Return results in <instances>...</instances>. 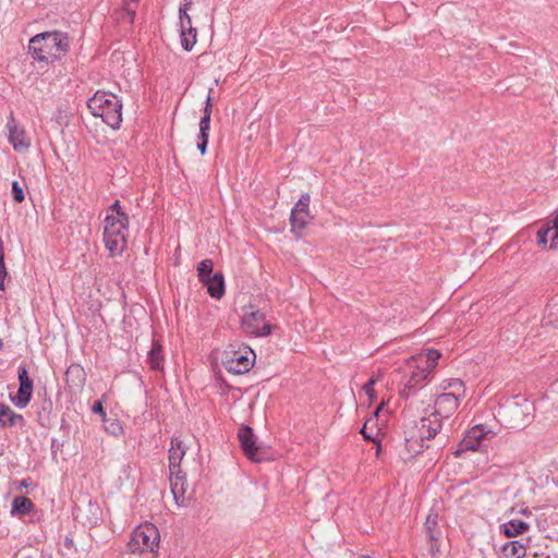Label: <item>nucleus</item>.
Here are the masks:
<instances>
[{"label": "nucleus", "mask_w": 558, "mask_h": 558, "mask_svg": "<svg viewBox=\"0 0 558 558\" xmlns=\"http://www.w3.org/2000/svg\"><path fill=\"white\" fill-rule=\"evenodd\" d=\"M70 38L66 33L59 31L45 32L29 39L28 52L38 62L53 63L66 54Z\"/></svg>", "instance_id": "1"}, {"label": "nucleus", "mask_w": 558, "mask_h": 558, "mask_svg": "<svg viewBox=\"0 0 558 558\" xmlns=\"http://www.w3.org/2000/svg\"><path fill=\"white\" fill-rule=\"evenodd\" d=\"M92 114L100 117L111 129L118 130L122 122V100L116 95L97 92L87 101Z\"/></svg>", "instance_id": "2"}, {"label": "nucleus", "mask_w": 558, "mask_h": 558, "mask_svg": "<svg viewBox=\"0 0 558 558\" xmlns=\"http://www.w3.org/2000/svg\"><path fill=\"white\" fill-rule=\"evenodd\" d=\"M442 422L433 413L422 417L415 425L409 430V435L405 437V442L409 451L418 454L428 448L429 445L426 441L436 437L440 433Z\"/></svg>", "instance_id": "3"}, {"label": "nucleus", "mask_w": 558, "mask_h": 558, "mask_svg": "<svg viewBox=\"0 0 558 558\" xmlns=\"http://www.w3.org/2000/svg\"><path fill=\"white\" fill-rule=\"evenodd\" d=\"M119 216L113 218V214H108L105 219L104 242L111 256L122 254L126 246L129 216Z\"/></svg>", "instance_id": "4"}, {"label": "nucleus", "mask_w": 558, "mask_h": 558, "mask_svg": "<svg viewBox=\"0 0 558 558\" xmlns=\"http://www.w3.org/2000/svg\"><path fill=\"white\" fill-rule=\"evenodd\" d=\"M160 535L158 529L151 523L138 525L131 534L126 544L131 554L143 551L156 553L159 546Z\"/></svg>", "instance_id": "5"}, {"label": "nucleus", "mask_w": 558, "mask_h": 558, "mask_svg": "<svg viewBox=\"0 0 558 558\" xmlns=\"http://www.w3.org/2000/svg\"><path fill=\"white\" fill-rule=\"evenodd\" d=\"M440 356L441 353L438 350L428 349L426 352H422L413 357L409 367H415L416 371H411L412 377L408 384H411V381H414L413 384H418L420 381L428 380L429 375L435 368Z\"/></svg>", "instance_id": "6"}, {"label": "nucleus", "mask_w": 558, "mask_h": 558, "mask_svg": "<svg viewBox=\"0 0 558 558\" xmlns=\"http://www.w3.org/2000/svg\"><path fill=\"white\" fill-rule=\"evenodd\" d=\"M238 439L243 454L252 462L267 460V449L257 444V437L248 425H241L238 430Z\"/></svg>", "instance_id": "7"}, {"label": "nucleus", "mask_w": 558, "mask_h": 558, "mask_svg": "<svg viewBox=\"0 0 558 558\" xmlns=\"http://www.w3.org/2000/svg\"><path fill=\"white\" fill-rule=\"evenodd\" d=\"M254 361V351L248 347H244L239 350L226 351L222 363L228 373L244 374L251 369Z\"/></svg>", "instance_id": "8"}, {"label": "nucleus", "mask_w": 558, "mask_h": 558, "mask_svg": "<svg viewBox=\"0 0 558 558\" xmlns=\"http://www.w3.org/2000/svg\"><path fill=\"white\" fill-rule=\"evenodd\" d=\"M265 314L260 311H251L242 318L244 328L257 337H265L270 333L271 327L265 322Z\"/></svg>", "instance_id": "9"}, {"label": "nucleus", "mask_w": 558, "mask_h": 558, "mask_svg": "<svg viewBox=\"0 0 558 558\" xmlns=\"http://www.w3.org/2000/svg\"><path fill=\"white\" fill-rule=\"evenodd\" d=\"M459 407V395L454 392H442L435 400V410L433 415L440 420L451 416Z\"/></svg>", "instance_id": "10"}, {"label": "nucleus", "mask_w": 558, "mask_h": 558, "mask_svg": "<svg viewBox=\"0 0 558 558\" xmlns=\"http://www.w3.org/2000/svg\"><path fill=\"white\" fill-rule=\"evenodd\" d=\"M7 129L9 132V142L13 146L14 150L22 151L31 146V142L27 138L24 129L17 125L13 117V113H11L9 117V120L7 122Z\"/></svg>", "instance_id": "11"}, {"label": "nucleus", "mask_w": 558, "mask_h": 558, "mask_svg": "<svg viewBox=\"0 0 558 558\" xmlns=\"http://www.w3.org/2000/svg\"><path fill=\"white\" fill-rule=\"evenodd\" d=\"M186 453V447L178 437H172L169 448V471L171 474L181 473V462Z\"/></svg>", "instance_id": "12"}, {"label": "nucleus", "mask_w": 558, "mask_h": 558, "mask_svg": "<svg viewBox=\"0 0 558 558\" xmlns=\"http://www.w3.org/2000/svg\"><path fill=\"white\" fill-rule=\"evenodd\" d=\"M550 236V250L558 248V211L555 217L548 222L547 227H542L537 231V244L546 245Z\"/></svg>", "instance_id": "13"}, {"label": "nucleus", "mask_w": 558, "mask_h": 558, "mask_svg": "<svg viewBox=\"0 0 558 558\" xmlns=\"http://www.w3.org/2000/svg\"><path fill=\"white\" fill-rule=\"evenodd\" d=\"M486 434L487 432L483 425H475L466 432L460 446L464 450H476L481 446Z\"/></svg>", "instance_id": "14"}, {"label": "nucleus", "mask_w": 558, "mask_h": 558, "mask_svg": "<svg viewBox=\"0 0 558 558\" xmlns=\"http://www.w3.org/2000/svg\"><path fill=\"white\" fill-rule=\"evenodd\" d=\"M25 418L15 413L8 404L0 402V428L24 426Z\"/></svg>", "instance_id": "15"}, {"label": "nucleus", "mask_w": 558, "mask_h": 558, "mask_svg": "<svg viewBox=\"0 0 558 558\" xmlns=\"http://www.w3.org/2000/svg\"><path fill=\"white\" fill-rule=\"evenodd\" d=\"M313 219L310 210L292 209L290 215L291 231L300 236V232L305 229Z\"/></svg>", "instance_id": "16"}, {"label": "nucleus", "mask_w": 558, "mask_h": 558, "mask_svg": "<svg viewBox=\"0 0 558 558\" xmlns=\"http://www.w3.org/2000/svg\"><path fill=\"white\" fill-rule=\"evenodd\" d=\"M207 287L208 293L214 299H220L225 294V279L221 272L214 274L210 278L203 281Z\"/></svg>", "instance_id": "17"}, {"label": "nucleus", "mask_w": 558, "mask_h": 558, "mask_svg": "<svg viewBox=\"0 0 558 558\" xmlns=\"http://www.w3.org/2000/svg\"><path fill=\"white\" fill-rule=\"evenodd\" d=\"M163 351L162 345L158 340H153L151 348L147 353V362L150 367L155 371H161L163 368Z\"/></svg>", "instance_id": "18"}, {"label": "nucleus", "mask_w": 558, "mask_h": 558, "mask_svg": "<svg viewBox=\"0 0 558 558\" xmlns=\"http://www.w3.org/2000/svg\"><path fill=\"white\" fill-rule=\"evenodd\" d=\"M530 529V525L522 520H510L507 523H504L500 525V532L506 537H515L519 536L525 532H527Z\"/></svg>", "instance_id": "19"}, {"label": "nucleus", "mask_w": 558, "mask_h": 558, "mask_svg": "<svg viewBox=\"0 0 558 558\" xmlns=\"http://www.w3.org/2000/svg\"><path fill=\"white\" fill-rule=\"evenodd\" d=\"M34 386H19L15 395L10 393V401L19 409H24L31 402Z\"/></svg>", "instance_id": "20"}, {"label": "nucleus", "mask_w": 558, "mask_h": 558, "mask_svg": "<svg viewBox=\"0 0 558 558\" xmlns=\"http://www.w3.org/2000/svg\"><path fill=\"white\" fill-rule=\"evenodd\" d=\"M186 484V476L182 471L181 473L178 474L170 473L171 492L177 501H179L180 498L184 497Z\"/></svg>", "instance_id": "21"}, {"label": "nucleus", "mask_w": 558, "mask_h": 558, "mask_svg": "<svg viewBox=\"0 0 558 558\" xmlns=\"http://www.w3.org/2000/svg\"><path fill=\"white\" fill-rule=\"evenodd\" d=\"M64 376L65 384H84L86 380V372L80 364L70 365Z\"/></svg>", "instance_id": "22"}, {"label": "nucleus", "mask_w": 558, "mask_h": 558, "mask_svg": "<svg viewBox=\"0 0 558 558\" xmlns=\"http://www.w3.org/2000/svg\"><path fill=\"white\" fill-rule=\"evenodd\" d=\"M34 508L33 501L25 496H16L12 501L11 513L14 514H28Z\"/></svg>", "instance_id": "23"}, {"label": "nucleus", "mask_w": 558, "mask_h": 558, "mask_svg": "<svg viewBox=\"0 0 558 558\" xmlns=\"http://www.w3.org/2000/svg\"><path fill=\"white\" fill-rule=\"evenodd\" d=\"M192 1L184 0V2L180 5L179 9V20L181 25V31H187L189 33L192 32V29H195L192 26V19L189 14V11L192 9Z\"/></svg>", "instance_id": "24"}, {"label": "nucleus", "mask_w": 558, "mask_h": 558, "mask_svg": "<svg viewBox=\"0 0 558 558\" xmlns=\"http://www.w3.org/2000/svg\"><path fill=\"white\" fill-rule=\"evenodd\" d=\"M502 553L506 558H523L525 547L519 541H510L502 546Z\"/></svg>", "instance_id": "25"}, {"label": "nucleus", "mask_w": 558, "mask_h": 558, "mask_svg": "<svg viewBox=\"0 0 558 558\" xmlns=\"http://www.w3.org/2000/svg\"><path fill=\"white\" fill-rule=\"evenodd\" d=\"M425 533L427 536V539H434L435 535L439 536L440 532L438 530V514L437 513H430L427 515L426 521L424 523Z\"/></svg>", "instance_id": "26"}, {"label": "nucleus", "mask_w": 558, "mask_h": 558, "mask_svg": "<svg viewBox=\"0 0 558 558\" xmlns=\"http://www.w3.org/2000/svg\"><path fill=\"white\" fill-rule=\"evenodd\" d=\"M137 2L138 0H124L120 19L132 24L136 15Z\"/></svg>", "instance_id": "27"}, {"label": "nucleus", "mask_w": 558, "mask_h": 558, "mask_svg": "<svg viewBox=\"0 0 558 558\" xmlns=\"http://www.w3.org/2000/svg\"><path fill=\"white\" fill-rule=\"evenodd\" d=\"M213 267H214V263L211 259H208V258L203 259L197 265V275H198L201 282H203L207 278H210L213 276Z\"/></svg>", "instance_id": "28"}, {"label": "nucleus", "mask_w": 558, "mask_h": 558, "mask_svg": "<svg viewBox=\"0 0 558 558\" xmlns=\"http://www.w3.org/2000/svg\"><path fill=\"white\" fill-rule=\"evenodd\" d=\"M196 29H192L191 33L187 31H181L180 37H181V46L185 51H191L196 44Z\"/></svg>", "instance_id": "29"}, {"label": "nucleus", "mask_w": 558, "mask_h": 558, "mask_svg": "<svg viewBox=\"0 0 558 558\" xmlns=\"http://www.w3.org/2000/svg\"><path fill=\"white\" fill-rule=\"evenodd\" d=\"M25 186L26 185L24 183H20L19 181L12 182V197L15 203L20 204L25 201Z\"/></svg>", "instance_id": "30"}, {"label": "nucleus", "mask_w": 558, "mask_h": 558, "mask_svg": "<svg viewBox=\"0 0 558 558\" xmlns=\"http://www.w3.org/2000/svg\"><path fill=\"white\" fill-rule=\"evenodd\" d=\"M310 201H311L310 194L304 193L301 195L299 202L294 205V207L292 209L310 210V208H308Z\"/></svg>", "instance_id": "31"}, {"label": "nucleus", "mask_w": 558, "mask_h": 558, "mask_svg": "<svg viewBox=\"0 0 558 558\" xmlns=\"http://www.w3.org/2000/svg\"><path fill=\"white\" fill-rule=\"evenodd\" d=\"M17 378H19V384H33V381L29 379L28 372H27L26 367H24V366L19 367Z\"/></svg>", "instance_id": "32"}, {"label": "nucleus", "mask_w": 558, "mask_h": 558, "mask_svg": "<svg viewBox=\"0 0 558 558\" xmlns=\"http://www.w3.org/2000/svg\"><path fill=\"white\" fill-rule=\"evenodd\" d=\"M438 537L439 536L435 535V541L428 539V543H429L428 553L430 554L432 557H436L437 554H439V551H440L439 544H438Z\"/></svg>", "instance_id": "33"}, {"label": "nucleus", "mask_w": 558, "mask_h": 558, "mask_svg": "<svg viewBox=\"0 0 558 558\" xmlns=\"http://www.w3.org/2000/svg\"><path fill=\"white\" fill-rule=\"evenodd\" d=\"M108 210L110 214H113V218L120 217L119 214H125L121 208L120 201L118 199L111 204Z\"/></svg>", "instance_id": "34"}, {"label": "nucleus", "mask_w": 558, "mask_h": 558, "mask_svg": "<svg viewBox=\"0 0 558 558\" xmlns=\"http://www.w3.org/2000/svg\"><path fill=\"white\" fill-rule=\"evenodd\" d=\"M210 128V119L207 117H202L199 121V131L209 132Z\"/></svg>", "instance_id": "35"}, {"label": "nucleus", "mask_w": 558, "mask_h": 558, "mask_svg": "<svg viewBox=\"0 0 558 558\" xmlns=\"http://www.w3.org/2000/svg\"><path fill=\"white\" fill-rule=\"evenodd\" d=\"M92 410H93L94 413H97V414H100V415H105V411H104V407H102L101 400L95 401V403L93 404Z\"/></svg>", "instance_id": "36"}, {"label": "nucleus", "mask_w": 558, "mask_h": 558, "mask_svg": "<svg viewBox=\"0 0 558 558\" xmlns=\"http://www.w3.org/2000/svg\"><path fill=\"white\" fill-rule=\"evenodd\" d=\"M8 276L5 263H4V256H0V278H5Z\"/></svg>", "instance_id": "37"}, {"label": "nucleus", "mask_w": 558, "mask_h": 558, "mask_svg": "<svg viewBox=\"0 0 558 558\" xmlns=\"http://www.w3.org/2000/svg\"><path fill=\"white\" fill-rule=\"evenodd\" d=\"M413 386H404V388L399 391L400 397L407 400L410 397V389Z\"/></svg>", "instance_id": "38"}, {"label": "nucleus", "mask_w": 558, "mask_h": 558, "mask_svg": "<svg viewBox=\"0 0 558 558\" xmlns=\"http://www.w3.org/2000/svg\"><path fill=\"white\" fill-rule=\"evenodd\" d=\"M363 388L365 390V393L369 397V399H374L375 398L374 386L366 385V386H363Z\"/></svg>", "instance_id": "39"}, {"label": "nucleus", "mask_w": 558, "mask_h": 558, "mask_svg": "<svg viewBox=\"0 0 558 558\" xmlns=\"http://www.w3.org/2000/svg\"><path fill=\"white\" fill-rule=\"evenodd\" d=\"M208 142H197V148L202 155H205Z\"/></svg>", "instance_id": "40"}, {"label": "nucleus", "mask_w": 558, "mask_h": 558, "mask_svg": "<svg viewBox=\"0 0 558 558\" xmlns=\"http://www.w3.org/2000/svg\"><path fill=\"white\" fill-rule=\"evenodd\" d=\"M208 132L199 131L198 133V142H208Z\"/></svg>", "instance_id": "41"}, {"label": "nucleus", "mask_w": 558, "mask_h": 558, "mask_svg": "<svg viewBox=\"0 0 558 558\" xmlns=\"http://www.w3.org/2000/svg\"><path fill=\"white\" fill-rule=\"evenodd\" d=\"M211 109H213V107L205 106L204 110H203V117H207L208 119H210V117H211Z\"/></svg>", "instance_id": "42"}, {"label": "nucleus", "mask_w": 558, "mask_h": 558, "mask_svg": "<svg viewBox=\"0 0 558 558\" xmlns=\"http://www.w3.org/2000/svg\"><path fill=\"white\" fill-rule=\"evenodd\" d=\"M366 425H364V427L361 429V434L364 436V438L366 440H374L373 437L371 435H368V433H366Z\"/></svg>", "instance_id": "43"}, {"label": "nucleus", "mask_w": 558, "mask_h": 558, "mask_svg": "<svg viewBox=\"0 0 558 558\" xmlns=\"http://www.w3.org/2000/svg\"><path fill=\"white\" fill-rule=\"evenodd\" d=\"M211 90L213 89L209 90V95L207 96L206 101H205V106H207V107H213V99L210 97Z\"/></svg>", "instance_id": "44"}, {"label": "nucleus", "mask_w": 558, "mask_h": 558, "mask_svg": "<svg viewBox=\"0 0 558 558\" xmlns=\"http://www.w3.org/2000/svg\"><path fill=\"white\" fill-rule=\"evenodd\" d=\"M112 434H116L117 430H121V426L119 424H111Z\"/></svg>", "instance_id": "45"}, {"label": "nucleus", "mask_w": 558, "mask_h": 558, "mask_svg": "<svg viewBox=\"0 0 558 558\" xmlns=\"http://www.w3.org/2000/svg\"><path fill=\"white\" fill-rule=\"evenodd\" d=\"M377 380H380L379 378H374L373 376L369 377L364 384H369V385H373V384H376Z\"/></svg>", "instance_id": "46"}, {"label": "nucleus", "mask_w": 558, "mask_h": 558, "mask_svg": "<svg viewBox=\"0 0 558 558\" xmlns=\"http://www.w3.org/2000/svg\"><path fill=\"white\" fill-rule=\"evenodd\" d=\"M447 384H459V385H462L463 381L461 379H450Z\"/></svg>", "instance_id": "47"}, {"label": "nucleus", "mask_w": 558, "mask_h": 558, "mask_svg": "<svg viewBox=\"0 0 558 558\" xmlns=\"http://www.w3.org/2000/svg\"><path fill=\"white\" fill-rule=\"evenodd\" d=\"M385 405V402L381 401V403L377 407V409L375 410V415H378L379 411L384 408Z\"/></svg>", "instance_id": "48"}, {"label": "nucleus", "mask_w": 558, "mask_h": 558, "mask_svg": "<svg viewBox=\"0 0 558 558\" xmlns=\"http://www.w3.org/2000/svg\"><path fill=\"white\" fill-rule=\"evenodd\" d=\"M4 279L5 278H0V291H4Z\"/></svg>", "instance_id": "49"}, {"label": "nucleus", "mask_w": 558, "mask_h": 558, "mask_svg": "<svg viewBox=\"0 0 558 558\" xmlns=\"http://www.w3.org/2000/svg\"><path fill=\"white\" fill-rule=\"evenodd\" d=\"M28 481H29V480H23V482H22V486L27 487V486H28Z\"/></svg>", "instance_id": "50"}, {"label": "nucleus", "mask_w": 558, "mask_h": 558, "mask_svg": "<svg viewBox=\"0 0 558 558\" xmlns=\"http://www.w3.org/2000/svg\"><path fill=\"white\" fill-rule=\"evenodd\" d=\"M89 507H90V508H94L96 512H97V511H99L98 506H93V505L89 502Z\"/></svg>", "instance_id": "51"}, {"label": "nucleus", "mask_w": 558, "mask_h": 558, "mask_svg": "<svg viewBox=\"0 0 558 558\" xmlns=\"http://www.w3.org/2000/svg\"><path fill=\"white\" fill-rule=\"evenodd\" d=\"M3 347V342H2V339H0V350L2 349Z\"/></svg>", "instance_id": "52"}]
</instances>
